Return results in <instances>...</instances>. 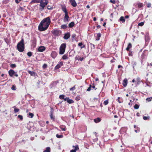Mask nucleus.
<instances>
[{
  "label": "nucleus",
  "instance_id": "dca6fc26",
  "mask_svg": "<svg viewBox=\"0 0 152 152\" xmlns=\"http://www.w3.org/2000/svg\"><path fill=\"white\" fill-rule=\"evenodd\" d=\"M128 81L127 79L126 78L123 80V85L124 87H126L127 85Z\"/></svg>",
  "mask_w": 152,
  "mask_h": 152
},
{
  "label": "nucleus",
  "instance_id": "b1692460",
  "mask_svg": "<svg viewBox=\"0 0 152 152\" xmlns=\"http://www.w3.org/2000/svg\"><path fill=\"white\" fill-rule=\"evenodd\" d=\"M101 36V35L100 33H99L97 34L96 40V41H99L100 39Z\"/></svg>",
  "mask_w": 152,
  "mask_h": 152
},
{
  "label": "nucleus",
  "instance_id": "7c9ffc66",
  "mask_svg": "<svg viewBox=\"0 0 152 152\" xmlns=\"http://www.w3.org/2000/svg\"><path fill=\"white\" fill-rule=\"evenodd\" d=\"M34 114L33 113H29L28 114V117L31 118H32L34 116Z\"/></svg>",
  "mask_w": 152,
  "mask_h": 152
},
{
  "label": "nucleus",
  "instance_id": "f8f14e48",
  "mask_svg": "<svg viewBox=\"0 0 152 152\" xmlns=\"http://www.w3.org/2000/svg\"><path fill=\"white\" fill-rule=\"evenodd\" d=\"M70 33L68 32L64 34L63 38L65 39H67L70 37Z\"/></svg>",
  "mask_w": 152,
  "mask_h": 152
},
{
  "label": "nucleus",
  "instance_id": "69168bd1",
  "mask_svg": "<svg viewBox=\"0 0 152 152\" xmlns=\"http://www.w3.org/2000/svg\"><path fill=\"white\" fill-rule=\"evenodd\" d=\"M113 149L112 148H110L109 149V152H113Z\"/></svg>",
  "mask_w": 152,
  "mask_h": 152
},
{
  "label": "nucleus",
  "instance_id": "f03ea898",
  "mask_svg": "<svg viewBox=\"0 0 152 152\" xmlns=\"http://www.w3.org/2000/svg\"><path fill=\"white\" fill-rule=\"evenodd\" d=\"M17 48L18 50L20 52H23L25 49L24 42L23 39L18 44Z\"/></svg>",
  "mask_w": 152,
  "mask_h": 152
},
{
  "label": "nucleus",
  "instance_id": "bb28decb",
  "mask_svg": "<svg viewBox=\"0 0 152 152\" xmlns=\"http://www.w3.org/2000/svg\"><path fill=\"white\" fill-rule=\"evenodd\" d=\"M75 25L74 23L73 22H72L69 24V27L70 28H72Z\"/></svg>",
  "mask_w": 152,
  "mask_h": 152
},
{
  "label": "nucleus",
  "instance_id": "c03bdc74",
  "mask_svg": "<svg viewBox=\"0 0 152 152\" xmlns=\"http://www.w3.org/2000/svg\"><path fill=\"white\" fill-rule=\"evenodd\" d=\"M140 129L139 128L137 127V129L135 130L134 131L135 132L137 133L140 132Z\"/></svg>",
  "mask_w": 152,
  "mask_h": 152
},
{
  "label": "nucleus",
  "instance_id": "2eb2a0df",
  "mask_svg": "<svg viewBox=\"0 0 152 152\" xmlns=\"http://www.w3.org/2000/svg\"><path fill=\"white\" fill-rule=\"evenodd\" d=\"M8 73L10 76L12 77L15 74V72L14 70L10 69Z\"/></svg>",
  "mask_w": 152,
  "mask_h": 152
},
{
  "label": "nucleus",
  "instance_id": "f704fd0d",
  "mask_svg": "<svg viewBox=\"0 0 152 152\" xmlns=\"http://www.w3.org/2000/svg\"><path fill=\"white\" fill-rule=\"evenodd\" d=\"M56 137L58 138H62L63 137L62 135H59L58 134H57L56 135Z\"/></svg>",
  "mask_w": 152,
  "mask_h": 152
},
{
  "label": "nucleus",
  "instance_id": "cd10ccee",
  "mask_svg": "<svg viewBox=\"0 0 152 152\" xmlns=\"http://www.w3.org/2000/svg\"><path fill=\"white\" fill-rule=\"evenodd\" d=\"M119 20L120 21H121L123 23H124L125 21V19L124 17L123 16L121 17L120 18Z\"/></svg>",
  "mask_w": 152,
  "mask_h": 152
},
{
  "label": "nucleus",
  "instance_id": "9d476101",
  "mask_svg": "<svg viewBox=\"0 0 152 152\" xmlns=\"http://www.w3.org/2000/svg\"><path fill=\"white\" fill-rule=\"evenodd\" d=\"M144 5L142 3L138 2L135 5V7L137 8H140L143 7Z\"/></svg>",
  "mask_w": 152,
  "mask_h": 152
},
{
  "label": "nucleus",
  "instance_id": "e2e57ef3",
  "mask_svg": "<svg viewBox=\"0 0 152 152\" xmlns=\"http://www.w3.org/2000/svg\"><path fill=\"white\" fill-rule=\"evenodd\" d=\"M76 37V34H73L72 35V38L75 39V38Z\"/></svg>",
  "mask_w": 152,
  "mask_h": 152
},
{
  "label": "nucleus",
  "instance_id": "4468645a",
  "mask_svg": "<svg viewBox=\"0 0 152 152\" xmlns=\"http://www.w3.org/2000/svg\"><path fill=\"white\" fill-rule=\"evenodd\" d=\"M57 53L56 51H53L51 53V56L53 58H55L57 56Z\"/></svg>",
  "mask_w": 152,
  "mask_h": 152
},
{
  "label": "nucleus",
  "instance_id": "de8ad7c7",
  "mask_svg": "<svg viewBox=\"0 0 152 152\" xmlns=\"http://www.w3.org/2000/svg\"><path fill=\"white\" fill-rule=\"evenodd\" d=\"M129 51V56H132L133 55V53L130 50L129 51Z\"/></svg>",
  "mask_w": 152,
  "mask_h": 152
},
{
  "label": "nucleus",
  "instance_id": "a18cd8bd",
  "mask_svg": "<svg viewBox=\"0 0 152 152\" xmlns=\"http://www.w3.org/2000/svg\"><path fill=\"white\" fill-rule=\"evenodd\" d=\"M144 24V23L143 22L140 23L138 24V26H142Z\"/></svg>",
  "mask_w": 152,
  "mask_h": 152
},
{
  "label": "nucleus",
  "instance_id": "e433bc0d",
  "mask_svg": "<svg viewBox=\"0 0 152 152\" xmlns=\"http://www.w3.org/2000/svg\"><path fill=\"white\" fill-rule=\"evenodd\" d=\"M16 65L15 64H12L10 65V67L12 68H14L16 67Z\"/></svg>",
  "mask_w": 152,
  "mask_h": 152
},
{
  "label": "nucleus",
  "instance_id": "20e7f679",
  "mask_svg": "<svg viewBox=\"0 0 152 152\" xmlns=\"http://www.w3.org/2000/svg\"><path fill=\"white\" fill-rule=\"evenodd\" d=\"M51 33L55 36H58L60 35L61 32L60 30L54 29L51 31Z\"/></svg>",
  "mask_w": 152,
  "mask_h": 152
},
{
  "label": "nucleus",
  "instance_id": "6e6d98bb",
  "mask_svg": "<svg viewBox=\"0 0 152 152\" xmlns=\"http://www.w3.org/2000/svg\"><path fill=\"white\" fill-rule=\"evenodd\" d=\"M47 8L48 10H51L53 9V7L49 5L47 6Z\"/></svg>",
  "mask_w": 152,
  "mask_h": 152
},
{
  "label": "nucleus",
  "instance_id": "bf43d9fd",
  "mask_svg": "<svg viewBox=\"0 0 152 152\" xmlns=\"http://www.w3.org/2000/svg\"><path fill=\"white\" fill-rule=\"evenodd\" d=\"M83 45V44L82 42H80L78 44V46L80 47H81L82 46V45Z\"/></svg>",
  "mask_w": 152,
  "mask_h": 152
},
{
  "label": "nucleus",
  "instance_id": "6ab92c4d",
  "mask_svg": "<svg viewBox=\"0 0 152 152\" xmlns=\"http://www.w3.org/2000/svg\"><path fill=\"white\" fill-rule=\"evenodd\" d=\"M145 37L146 41L148 42L150 40V38L149 36V34L148 33H146L145 34Z\"/></svg>",
  "mask_w": 152,
  "mask_h": 152
},
{
  "label": "nucleus",
  "instance_id": "58836bf2",
  "mask_svg": "<svg viewBox=\"0 0 152 152\" xmlns=\"http://www.w3.org/2000/svg\"><path fill=\"white\" fill-rule=\"evenodd\" d=\"M143 118L144 120H149L150 118V117L149 116L146 117L145 116H143Z\"/></svg>",
  "mask_w": 152,
  "mask_h": 152
},
{
  "label": "nucleus",
  "instance_id": "5701e85b",
  "mask_svg": "<svg viewBox=\"0 0 152 152\" xmlns=\"http://www.w3.org/2000/svg\"><path fill=\"white\" fill-rule=\"evenodd\" d=\"M59 127L62 130L64 131H65L66 130V128L64 125H61Z\"/></svg>",
  "mask_w": 152,
  "mask_h": 152
},
{
  "label": "nucleus",
  "instance_id": "680f3d73",
  "mask_svg": "<svg viewBox=\"0 0 152 152\" xmlns=\"http://www.w3.org/2000/svg\"><path fill=\"white\" fill-rule=\"evenodd\" d=\"M23 7H19V8L18 9V10L19 11H22L23 10Z\"/></svg>",
  "mask_w": 152,
  "mask_h": 152
},
{
  "label": "nucleus",
  "instance_id": "4be33fe9",
  "mask_svg": "<svg viewBox=\"0 0 152 152\" xmlns=\"http://www.w3.org/2000/svg\"><path fill=\"white\" fill-rule=\"evenodd\" d=\"M101 119L99 118H97L94 119V122L96 123H98L101 121Z\"/></svg>",
  "mask_w": 152,
  "mask_h": 152
},
{
  "label": "nucleus",
  "instance_id": "0e129e2a",
  "mask_svg": "<svg viewBox=\"0 0 152 152\" xmlns=\"http://www.w3.org/2000/svg\"><path fill=\"white\" fill-rule=\"evenodd\" d=\"M79 57L80 56H77L75 58V59L78 60Z\"/></svg>",
  "mask_w": 152,
  "mask_h": 152
},
{
  "label": "nucleus",
  "instance_id": "a19ab883",
  "mask_svg": "<svg viewBox=\"0 0 152 152\" xmlns=\"http://www.w3.org/2000/svg\"><path fill=\"white\" fill-rule=\"evenodd\" d=\"M27 55L28 56L30 57L32 55V53L31 52H28L27 53Z\"/></svg>",
  "mask_w": 152,
  "mask_h": 152
},
{
  "label": "nucleus",
  "instance_id": "052dcab7",
  "mask_svg": "<svg viewBox=\"0 0 152 152\" xmlns=\"http://www.w3.org/2000/svg\"><path fill=\"white\" fill-rule=\"evenodd\" d=\"M85 59V58L84 57H79V59L78 60H80V61H82L83 60Z\"/></svg>",
  "mask_w": 152,
  "mask_h": 152
},
{
  "label": "nucleus",
  "instance_id": "3c124183",
  "mask_svg": "<svg viewBox=\"0 0 152 152\" xmlns=\"http://www.w3.org/2000/svg\"><path fill=\"white\" fill-rule=\"evenodd\" d=\"M18 117L20 118V119L22 120L23 119V116L20 115H19L18 116Z\"/></svg>",
  "mask_w": 152,
  "mask_h": 152
},
{
  "label": "nucleus",
  "instance_id": "ea45409f",
  "mask_svg": "<svg viewBox=\"0 0 152 152\" xmlns=\"http://www.w3.org/2000/svg\"><path fill=\"white\" fill-rule=\"evenodd\" d=\"M64 96L65 95H61L59 96V98L60 99H64Z\"/></svg>",
  "mask_w": 152,
  "mask_h": 152
},
{
  "label": "nucleus",
  "instance_id": "39448f33",
  "mask_svg": "<svg viewBox=\"0 0 152 152\" xmlns=\"http://www.w3.org/2000/svg\"><path fill=\"white\" fill-rule=\"evenodd\" d=\"M43 1H45V2H43V0H42V1L39 4V6L42 8V9L44 8L45 6L47 5L48 3V0H43Z\"/></svg>",
  "mask_w": 152,
  "mask_h": 152
},
{
  "label": "nucleus",
  "instance_id": "72a5a7b5",
  "mask_svg": "<svg viewBox=\"0 0 152 152\" xmlns=\"http://www.w3.org/2000/svg\"><path fill=\"white\" fill-rule=\"evenodd\" d=\"M9 2V0H4L2 1L3 4H6L8 3Z\"/></svg>",
  "mask_w": 152,
  "mask_h": 152
},
{
  "label": "nucleus",
  "instance_id": "c756f323",
  "mask_svg": "<svg viewBox=\"0 0 152 152\" xmlns=\"http://www.w3.org/2000/svg\"><path fill=\"white\" fill-rule=\"evenodd\" d=\"M68 58V55L67 54H65L63 56H62V58L63 60H65Z\"/></svg>",
  "mask_w": 152,
  "mask_h": 152
},
{
  "label": "nucleus",
  "instance_id": "79ce46f5",
  "mask_svg": "<svg viewBox=\"0 0 152 152\" xmlns=\"http://www.w3.org/2000/svg\"><path fill=\"white\" fill-rule=\"evenodd\" d=\"M67 27L66 25H62L61 26V28H62L65 29Z\"/></svg>",
  "mask_w": 152,
  "mask_h": 152
},
{
  "label": "nucleus",
  "instance_id": "412c9836",
  "mask_svg": "<svg viewBox=\"0 0 152 152\" xmlns=\"http://www.w3.org/2000/svg\"><path fill=\"white\" fill-rule=\"evenodd\" d=\"M50 116L51 119L53 120V121L55 120V116L53 115V112H51V113H50Z\"/></svg>",
  "mask_w": 152,
  "mask_h": 152
},
{
  "label": "nucleus",
  "instance_id": "2f4dec72",
  "mask_svg": "<svg viewBox=\"0 0 152 152\" xmlns=\"http://www.w3.org/2000/svg\"><path fill=\"white\" fill-rule=\"evenodd\" d=\"M67 102L69 104H72L74 102V101L72 99H67Z\"/></svg>",
  "mask_w": 152,
  "mask_h": 152
},
{
  "label": "nucleus",
  "instance_id": "0eeeda50",
  "mask_svg": "<svg viewBox=\"0 0 152 152\" xmlns=\"http://www.w3.org/2000/svg\"><path fill=\"white\" fill-rule=\"evenodd\" d=\"M69 17L68 15V12L65 13V16L64 19V21L65 22H68L69 20Z\"/></svg>",
  "mask_w": 152,
  "mask_h": 152
},
{
  "label": "nucleus",
  "instance_id": "8fccbe9b",
  "mask_svg": "<svg viewBox=\"0 0 152 152\" xmlns=\"http://www.w3.org/2000/svg\"><path fill=\"white\" fill-rule=\"evenodd\" d=\"M91 88L92 89H95V90H96L97 89L96 88H95V86L94 83H93L92 85H91Z\"/></svg>",
  "mask_w": 152,
  "mask_h": 152
},
{
  "label": "nucleus",
  "instance_id": "c85d7f7f",
  "mask_svg": "<svg viewBox=\"0 0 152 152\" xmlns=\"http://www.w3.org/2000/svg\"><path fill=\"white\" fill-rule=\"evenodd\" d=\"M50 149L49 147H47L46 148V150H45L43 152H50Z\"/></svg>",
  "mask_w": 152,
  "mask_h": 152
},
{
  "label": "nucleus",
  "instance_id": "603ef678",
  "mask_svg": "<svg viewBox=\"0 0 152 152\" xmlns=\"http://www.w3.org/2000/svg\"><path fill=\"white\" fill-rule=\"evenodd\" d=\"M152 97L151 98H148L146 99V100L148 101V102H150L151 101Z\"/></svg>",
  "mask_w": 152,
  "mask_h": 152
},
{
  "label": "nucleus",
  "instance_id": "c9c22d12",
  "mask_svg": "<svg viewBox=\"0 0 152 152\" xmlns=\"http://www.w3.org/2000/svg\"><path fill=\"white\" fill-rule=\"evenodd\" d=\"M81 98L80 96H77L75 98V99L77 101H79L80 99Z\"/></svg>",
  "mask_w": 152,
  "mask_h": 152
},
{
  "label": "nucleus",
  "instance_id": "6e6552de",
  "mask_svg": "<svg viewBox=\"0 0 152 152\" xmlns=\"http://www.w3.org/2000/svg\"><path fill=\"white\" fill-rule=\"evenodd\" d=\"M63 65V61H60L58 63V64L55 67L54 69L57 70L60 68L61 66Z\"/></svg>",
  "mask_w": 152,
  "mask_h": 152
},
{
  "label": "nucleus",
  "instance_id": "09e8293b",
  "mask_svg": "<svg viewBox=\"0 0 152 152\" xmlns=\"http://www.w3.org/2000/svg\"><path fill=\"white\" fill-rule=\"evenodd\" d=\"M13 90H15L16 89V86L15 85H13L11 88Z\"/></svg>",
  "mask_w": 152,
  "mask_h": 152
},
{
  "label": "nucleus",
  "instance_id": "49530a36",
  "mask_svg": "<svg viewBox=\"0 0 152 152\" xmlns=\"http://www.w3.org/2000/svg\"><path fill=\"white\" fill-rule=\"evenodd\" d=\"M19 109L17 108H15L14 109V112L15 113H16L19 111Z\"/></svg>",
  "mask_w": 152,
  "mask_h": 152
},
{
  "label": "nucleus",
  "instance_id": "a211bd4d",
  "mask_svg": "<svg viewBox=\"0 0 152 152\" xmlns=\"http://www.w3.org/2000/svg\"><path fill=\"white\" fill-rule=\"evenodd\" d=\"M28 73L31 76H35V75H36V73L33 71H31L28 70L27 71Z\"/></svg>",
  "mask_w": 152,
  "mask_h": 152
},
{
  "label": "nucleus",
  "instance_id": "423d86ee",
  "mask_svg": "<svg viewBox=\"0 0 152 152\" xmlns=\"http://www.w3.org/2000/svg\"><path fill=\"white\" fill-rule=\"evenodd\" d=\"M148 54V51L147 50H144L143 52L141 57V58L143 59L146 57Z\"/></svg>",
  "mask_w": 152,
  "mask_h": 152
},
{
  "label": "nucleus",
  "instance_id": "aec40b11",
  "mask_svg": "<svg viewBox=\"0 0 152 152\" xmlns=\"http://www.w3.org/2000/svg\"><path fill=\"white\" fill-rule=\"evenodd\" d=\"M116 101L118 102L119 103H122L123 102V99L121 98L118 97L116 99Z\"/></svg>",
  "mask_w": 152,
  "mask_h": 152
},
{
  "label": "nucleus",
  "instance_id": "4c0bfd02",
  "mask_svg": "<svg viewBox=\"0 0 152 152\" xmlns=\"http://www.w3.org/2000/svg\"><path fill=\"white\" fill-rule=\"evenodd\" d=\"M139 105L137 104H136L134 106V108L135 109H137L139 108Z\"/></svg>",
  "mask_w": 152,
  "mask_h": 152
},
{
  "label": "nucleus",
  "instance_id": "338daca9",
  "mask_svg": "<svg viewBox=\"0 0 152 152\" xmlns=\"http://www.w3.org/2000/svg\"><path fill=\"white\" fill-rule=\"evenodd\" d=\"M90 45L92 47V46L93 47L94 49L95 48V45L94 44H92L91 43H90Z\"/></svg>",
  "mask_w": 152,
  "mask_h": 152
},
{
  "label": "nucleus",
  "instance_id": "9b49d317",
  "mask_svg": "<svg viewBox=\"0 0 152 152\" xmlns=\"http://www.w3.org/2000/svg\"><path fill=\"white\" fill-rule=\"evenodd\" d=\"M71 4L73 7H75L77 6V4L75 0H69Z\"/></svg>",
  "mask_w": 152,
  "mask_h": 152
},
{
  "label": "nucleus",
  "instance_id": "f257e3e1",
  "mask_svg": "<svg viewBox=\"0 0 152 152\" xmlns=\"http://www.w3.org/2000/svg\"><path fill=\"white\" fill-rule=\"evenodd\" d=\"M51 21L49 17H48L43 19L39 25L38 30L40 31H44L48 28Z\"/></svg>",
  "mask_w": 152,
  "mask_h": 152
},
{
  "label": "nucleus",
  "instance_id": "473e14b6",
  "mask_svg": "<svg viewBox=\"0 0 152 152\" xmlns=\"http://www.w3.org/2000/svg\"><path fill=\"white\" fill-rule=\"evenodd\" d=\"M109 103V99H107V100L104 101V102L103 104L105 105H107Z\"/></svg>",
  "mask_w": 152,
  "mask_h": 152
},
{
  "label": "nucleus",
  "instance_id": "37998d69",
  "mask_svg": "<svg viewBox=\"0 0 152 152\" xmlns=\"http://www.w3.org/2000/svg\"><path fill=\"white\" fill-rule=\"evenodd\" d=\"M91 89H92L91 88V85L90 84L89 87L88 88L87 90V91H90Z\"/></svg>",
  "mask_w": 152,
  "mask_h": 152
},
{
  "label": "nucleus",
  "instance_id": "13d9d810",
  "mask_svg": "<svg viewBox=\"0 0 152 152\" xmlns=\"http://www.w3.org/2000/svg\"><path fill=\"white\" fill-rule=\"evenodd\" d=\"M22 0H15V2L17 4H18L19 2L21 1Z\"/></svg>",
  "mask_w": 152,
  "mask_h": 152
},
{
  "label": "nucleus",
  "instance_id": "774afa93",
  "mask_svg": "<svg viewBox=\"0 0 152 152\" xmlns=\"http://www.w3.org/2000/svg\"><path fill=\"white\" fill-rule=\"evenodd\" d=\"M110 2L113 4H115V0H113V1L110 0Z\"/></svg>",
  "mask_w": 152,
  "mask_h": 152
},
{
  "label": "nucleus",
  "instance_id": "393cba45",
  "mask_svg": "<svg viewBox=\"0 0 152 152\" xmlns=\"http://www.w3.org/2000/svg\"><path fill=\"white\" fill-rule=\"evenodd\" d=\"M132 47V45L131 43H129L126 50L127 51H129L130 49Z\"/></svg>",
  "mask_w": 152,
  "mask_h": 152
},
{
  "label": "nucleus",
  "instance_id": "864d4df0",
  "mask_svg": "<svg viewBox=\"0 0 152 152\" xmlns=\"http://www.w3.org/2000/svg\"><path fill=\"white\" fill-rule=\"evenodd\" d=\"M75 86H74L73 87L71 88L70 89V91H72V90H75L76 88Z\"/></svg>",
  "mask_w": 152,
  "mask_h": 152
},
{
  "label": "nucleus",
  "instance_id": "7ed1b4c3",
  "mask_svg": "<svg viewBox=\"0 0 152 152\" xmlns=\"http://www.w3.org/2000/svg\"><path fill=\"white\" fill-rule=\"evenodd\" d=\"M66 47V43H63L61 45L59 48V53L60 54H63L64 53Z\"/></svg>",
  "mask_w": 152,
  "mask_h": 152
},
{
  "label": "nucleus",
  "instance_id": "1a4fd4ad",
  "mask_svg": "<svg viewBox=\"0 0 152 152\" xmlns=\"http://www.w3.org/2000/svg\"><path fill=\"white\" fill-rule=\"evenodd\" d=\"M61 10L63 12H64L65 13H67L68 12L66 9V7L65 5H61Z\"/></svg>",
  "mask_w": 152,
  "mask_h": 152
},
{
  "label": "nucleus",
  "instance_id": "a878e982",
  "mask_svg": "<svg viewBox=\"0 0 152 152\" xmlns=\"http://www.w3.org/2000/svg\"><path fill=\"white\" fill-rule=\"evenodd\" d=\"M42 1V0H32L31 3H39Z\"/></svg>",
  "mask_w": 152,
  "mask_h": 152
},
{
  "label": "nucleus",
  "instance_id": "ddd939ff",
  "mask_svg": "<svg viewBox=\"0 0 152 152\" xmlns=\"http://www.w3.org/2000/svg\"><path fill=\"white\" fill-rule=\"evenodd\" d=\"M73 147L75 148L74 149H72L70 151V152H76V151L79 149V148L78 145H76L75 146H73Z\"/></svg>",
  "mask_w": 152,
  "mask_h": 152
},
{
  "label": "nucleus",
  "instance_id": "4d7b16f0",
  "mask_svg": "<svg viewBox=\"0 0 152 152\" xmlns=\"http://www.w3.org/2000/svg\"><path fill=\"white\" fill-rule=\"evenodd\" d=\"M151 6V4L150 3H148L147 4V7L148 8H149Z\"/></svg>",
  "mask_w": 152,
  "mask_h": 152
},
{
  "label": "nucleus",
  "instance_id": "5fc2aeb1",
  "mask_svg": "<svg viewBox=\"0 0 152 152\" xmlns=\"http://www.w3.org/2000/svg\"><path fill=\"white\" fill-rule=\"evenodd\" d=\"M47 67V64H44L43 66V68L44 69L46 68Z\"/></svg>",
  "mask_w": 152,
  "mask_h": 152
},
{
  "label": "nucleus",
  "instance_id": "f3484780",
  "mask_svg": "<svg viewBox=\"0 0 152 152\" xmlns=\"http://www.w3.org/2000/svg\"><path fill=\"white\" fill-rule=\"evenodd\" d=\"M45 50V48L44 46H41L39 48L38 51L39 52H42L44 51Z\"/></svg>",
  "mask_w": 152,
  "mask_h": 152
}]
</instances>
